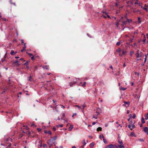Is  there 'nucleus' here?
I'll return each mask as SVG.
<instances>
[{"instance_id": "obj_27", "label": "nucleus", "mask_w": 148, "mask_h": 148, "mask_svg": "<svg viewBox=\"0 0 148 148\" xmlns=\"http://www.w3.org/2000/svg\"><path fill=\"white\" fill-rule=\"evenodd\" d=\"M75 107H77L78 108V109L79 110H80L81 109V107H80V106H78V105H75Z\"/></svg>"}, {"instance_id": "obj_61", "label": "nucleus", "mask_w": 148, "mask_h": 148, "mask_svg": "<svg viewBox=\"0 0 148 148\" xmlns=\"http://www.w3.org/2000/svg\"><path fill=\"white\" fill-rule=\"evenodd\" d=\"M5 91H6V90L5 89L3 91V92L1 93L3 94V92H4Z\"/></svg>"}, {"instance_id": "obj_51", "label": "nucleus", "mask_w": 148, "mask_h": 148, "mask_svg": "<svg viewBox=\"0 0 148 148\" xmlns=\"http://www.w3.org/2000/svg\"><path fill=\"white\" fill-rule=\"evenodd\" d=\"M76 113H75L73 114V115H72V116L73 117L74 116H76Z\"/></svg>"}, {"instance_id": "obj_2", "label": "nucleus", "mask_w": 148, "mask_h": 148, "mask_svg": "<svg viewBox=\"0 0 148 148\" xmlns=\"http://www.w3.org/2000/svg\"><path fill=\"white\" fill-rule=\"evenodd\" d=\"M136 57L137 58H139L140 57L143 56V55L142 52L140 51L139 50H138L137 51V53L136 54Z\"/></svg>"}, {"instance_id": "obj_40", "label": "nucleus", "mask_w": 148, "mask_h": 148, "mask_svg": "<svg viewBox=\"0 0 148 148\" xmlns=\"http://www.w3.org/2000/svg\"><path fill=\"white\" fill-rule=\"evenodd\" d=\"M29 80L31 81H32V77H31V76L30 75L29 76Z\"/></svg>"}, {"instance_id": "obj_15", "label": "nucleus", "mask_w": 148, "mask_h": 148, "mask_svg": "<svg viewBox=\"0 0 148 148\" xmlns=\"http://www.w3.org/2000/svg\"><path fill=\"white\" fill-rule=\"evenodd\" d=\"M119 148H124V147L123 145H118Z\"/></svg>"}, {"instance_id": "obj_8", "label": "nucleus", "mask_w": 148, "mask_h": 148, "mask_svg": "<svg viewBox=\"0 0 148 148\" xmlns=\"http://www.w3.org/2000/svg\"><path fill=\"white\" fill-rule=\"evenodd\" d=\"M102 138L103 139V142L105 143H107V140H106V139H105V138H104V136H103V135H102Z\"/></svg>"}, {"instance_id": "obj_57", "label": "nucleus", "mask_w": 148, "mask_h": 148, "mask_svg": "<svg viewBox=\"0 0 148 148\" xmlns=\"http://www.w3.org/2000/svg\"><path fill=\"white\" fill-rule=\"evenodd\" d=\"M59 147V148H63V147L62 146H60Z\"/></svg>"}, {"instance_id": "obj_42", "label": "nucleus", "mask_w": 148, "mask_h": 148, "mask_svg": "<svg viewBox=\"0 0 148 148\" xmlns=\"http://www.w3.org/2000/svg\"><path fill=\"white\" fill-rule=\"evenodd\" d=\"M83 144L84 145H85L86 144V143H85V140H84V142L83 143Z\"/></svg>"}, {"instance_id": "obj_13", "label": "nucleus", "mask_w": 148, "mask_h": 148, "mask_svg": "<svg viewBox=\"0 0 148 148\" xmlns=\"http://www.w3.org/2000/svg\"><path fill=\"white\" fill-rule=\"evenodd\" d=\"M145 117L146 120H147L148 119V112L145 116Z\"/></svg>"}, {"instance_id": "obj_52", "label": "nucleus", "mask_w": 148, "mask_h": 148, "mask_svg": "<svg viewBox=\"0 0 148 148\" xmlns=\"http://www.w3.org/2000/svg\"><path fill=\"white\" fill-rule=\"evenodd\" d=\"M114 147H116V148H118V147H119V146H118V145H114Z\"/></svg>"}, {"instance_id": "obj_56", "label": "nucleus", "mask_w": 148, "mask_h": 148, "mask_svg": "<svg viewBox=\"0 0 148 148\" xmlns=\"http://www.w3.org/2000/svg\"><path fill=\"white\" fill-rule=\"evenodd\" d=\"M106 14L107 15V17L108 18H110V16L109 15H107V14Z\"/></svg>"}, {"instance_id": "obj_55", "label": "nucleus", "mask_w": 148, "mask_h": 148, "mask_svg": "<svg viewBox=\"0 0 148 148\" xmlns=\"http://www.w3.org/2000/svg\"><path fill=\"white\" fill-rule=\"evenodd\" d=\"M96 123V122H93L92 123V125H95Z\"/></svg>"}, {"instance_id": "obj_3", "label": "nucleus", "mask_w": 148, "mask_h": 148, "mask_svg": "<svg viewBox=\"0 0 148 148\" xmlns=\"http://www.w3.org/2000/svg\"><path fill=\"white\" fill-rule=\"evenodd\" d=\"M55 143V141H54L53 139H51L49 140L47 142V144L49 145V147H51L52 145Z\"/></svg>"}, {"instance_id": "obj_31", "label": "nucleus", "mask_w": 148, "mask_h": 148, "mask_svg": "<svg viewBox=\"0 0 148 148\" xmlns=\"http://www.w3.org/2000/svg\"><path fill=\"white\" fill-rule=\"evenodd\" d=\"M43 146L44 147H47V145L45 144H43Z\"/></svg>"}, {"instance_id": "obj_21", "label": "nucleus", "mask_w": 148, "mask_h": 148, "mask_svg": "<svg viewBox=\"0 0 148 148\" xmlns=\"http://www.w3.org/2000/svg\"><path fill=\"white\" fill-rule=\"evenodd\" d=\"M76 83V82H73V83H72V82H70V83L69 84H70V86H72V85L73 84H75Z\"/></svg>"}, {"instance_id": "obj_38", "label": "nucleus", "mask_w": 148, "mask_h": 148, "mask_svg": "<svg viewBox=\"0 0 148 148\" xmlns=\"http://www.w3.org/2000/svg\"><path fill=\"white\" fill-rule=\"evenodd\" d=\"M139 140L140 142H144V140L143 139H139Z\"/></svg>"}, {"instance_id": "obj_32", "label": "nucleus", "mask_w": 148, "mask_h": 148, "mask_svg": "<svg viewBox=\"0 0 148 148\" xmlns=\"http://www.w3.org/2000/svg\"><path fill=\"white\" fill-rule=\"evenodd\" d=\"M99 112H97V111H96V114H95L97 116L99 115Z\"/></svg>"}, {"instance_id": "obj_23", "label": "nucleus", "mask_w": 148, "mask_h": 148, "mask_svg": "<svg viewBox=\"0 0 148 148\" xmlns=\"http://www.w3.org/2000/svg\"><path fill=\"white\" fill-rule=\"evenodd\" d=\"M130 135L131 136H133L135 137L136 136L135 135L134 133L133 132H132L131 133Z\"/></svg>"}, {"instance_id": "obj_6", "label": "nucleus", "mask_w": 148, "mask_h": 148, "mask_svg": "<svg viewBox=\"0 0 148 148\" xmlns=\"http://www.w3.org/2000/svg\"><path fill=\"white\" fill-rule=\"evenodd\" d=\"M114 147V145L112 144H110L107 145L106 147L105 148H113Z\"/></svg>"}, {"instance_id": "obj_30", "label": "nucleus", "mask_w": 148, "mask_h": 148, "mask_svg": "<svg viewBox=\"0 0 148 148\" xmlns=\"http://www.w3.org/2000/svg\"><path fill=\"white\" fill-rule=\"evenodd\" d=\"M81 106L82 107H83V109H82V111L83 112H84L83 111V110H84V108L85 107V106H84V105H82Z\"/></svg>"}, {"instance_id": "obj_7", "label": "nucleus", "mask_w": 148, "mask_h": 148, "mask_svg": "<svg viewBox=\"0 0 148 148\" xmlns=\"http://www.w3.org/2000/svg\"><path fill=\"white\" fill-rule=\"evenodd\" d=\"M134 125H130L128 126V127L131 130H132L133 128L134 127Z\"/></svg>"}, {"instance_id": "obj_50", "label": "nucleus", "mask_w": 148, "mask_h": 148, "mask_svg": "<svg viewBox=\"0 0 148 148\" xmlns=\"http://www.w3.org/2000/svg\"><path fill=\"white\" fill-rule=\"evenodd\" d=\"M130 111L129 110H127V114H128L130 113Z\"/></svg>"}, {"instance_id": "obj_35", "label": "nucleus", "mask_w": 148, "mask_h": 148, "mask_svg": "<svg viewBox=\"0 0 148 148\" xmlns=\"http://www.w3.org/2000/svg\"><path fill=\"white\" fill-rule=\"evenodd\" d=\"M120 44H121L120 42H117L116 44L117 46H119L120 45Z\"/></svg>"}, {"instance_id": "obj_19", "label": "nucleus", "mask_w": 148, "mask_h": 148, "mask_svg": "<svg viewBox=\"0 0 148 148\" xmlns=\"http://www.w3.org/2000/svg\"><path fill=\"white\" fill-rule=\"evenodd\" d=\"M127 21V23H130L132 21V20L131 19H129L126 18Z\"/></svg>"}, {"instance_id": "obj_41", "label": "nucleus", "mask_w": 148, "mask_h": 148, "mask_svg": "<svg viewBox=\"0 0 148 148\" xmlns=\"http://www.w3.org/2000/svg\"><path fill=\"white\" fill-rule=\"evenodd\" d=\"M124 103L125 104H129V102H126V101H124Z\"/></svg>"}, {"instance_id": "obj_54", "label": "nucleus", "mask_w": 148, "mask_h": 148, "mask_svg": "<svg viewBox=\"0 0 148 148\" xmlns=\"http://www.w3.org/2000/svg\"><path fill=\"white\" fill-rule=\"evenodd\" d=\"M31 58L32 60H34V56H32Z\"/></svg>"}, {"instance_id": "obj_29", "label": "nucleus", "mask_w": 148, "mask_h": 148, "mask_svg": "<svg viewBox=\"0 0 148 148\" xmlns=\"http://www.w3.org/2000/svg\"><path fill=\"white\" fill-rule=\"evenodd\" d=\"M92 117H93V118H94L96 119H97V116H95V115H92Z\"/></svg>"}, {"instance_id": "obj_33", "label": "nucleus", "mask_w": 148, "mask_h": 148, "mask_svg": "<svg viewBox=\"0 0 148 148\" xmlns=\"http://www.w3.org/2000/svg\"><path fill=\"white\" fill-rule=\"evenodd\" d=\"M136 116V114H135L134 113L133 116H132V118L134 119H135Z\"/></svg>"}, {"instance_id": "obj_48", "label": "nucleus", "mask_w": 148, "mask_h": 148, "mask_svg": "<svg viewBox=\"0 0 148 148\" xmlns=\"http://www.w3.org/2000/svg\"><path fill=\"white\" fill-rule=\"evenodd\" d=\"M142 4V3L140 2H139L138 3V5H139V6H141V5Z\"/></svg>"}, {"instance_id": "obj_1", "label": "nucleus", "mask_w": 148, "mask_h": 148, "mask_svg": "<svg viewBox=\"0 0 148 148\" xmlns=\"http://www.w3.org/2000/svg\"><path fill=\"white\" fill-rule=\"evenodd\" d=\"M119 21L121 23V25L122 26L127 25V21L126 20V16L125 17H121L120 18Z\"/></svg>"}, {"instance_id": "obj_60", "label": "nucleus", "mask_w": 148, "mask_h": 148, "mask_svg": "<svg viewBox=\"0 0 148 148\" xmlns=\"http://www.w3.org/2000/svg\"><path fill=\"white\" fill-rule=\"evenodd\" d=\"M21 40V43H24L23 40Z\"/></svg>"}, {"instance_id": "obj_58", "label": "nucleus", "mask_w": 148, "mask_h": 148, "mask_svg": "<svg viewBox=\"0 0 148 148\" xmlns=\"http://www.w3.org/2000/svg\"><path fill=\"white\" fill-rule=\"evenodd\" d=\"M108 124H105V127H107L108 126Z\"/></svg>"}, {"instance_id": "obj_9", "label": "nucleus", "mask_w": 148, "mask_h": 148, "mask_svg": "<svg viewBox=\"0 0 148 148\" xmlns=\"http://www.w3.org/2000/svg\"><path fill=\"white\" fill-rule=\"evenodd\" d=\"M73 126L72 125H71L70 127L69 128V131H71L72 130L73 128Z\"/></svg>"}, {"instance_id": "obj_36", "label": "nucleus", "mask_w": 148, "mask_h": 148, "mask_svg": "<svg viewBox=\"0 0 148 148\" xmlns=\"http://www.w3.org/2000/svg\"><path fill=\"white\" fill-rule=\"evenodd\" d=\"M118 142L119 144H120L121 145H123V143L121 141H119Z\"/></svg>"}, {"instance_id": "obj_39", "label": "nucleus", "mask_w": 148, "mask_h": 148, "mask_svg": "<svg viewBox=\"0 0 148 148\" xmlns=\"http://www.w3.org/2000/svg\"><path fill=\"white\" fill-rule=\"evenodd\" d=\"M24 65H26V66H27L28 65V63L27 62H26V63L24 64Z\"/></svg>"}, {"instance_id": "obj_26", "label": "nucleus", "mask_w": 148, "mask_h": 148, "mask_svg": "<svg viewBox=\"0 0 148 148\" xmlns=\"http://www.w3.org/2000/svg\"><path fill=\"white\" fill-rule=\"evenodd\" d=\"M142 122L143 123H145V121L144 119L143 118L142 119Z\"/></svg>"}, {"instance_id": "obj_37", "label": "nucleus", "mask_w": 148, "mask_h": 148, "mask_svg": "<svg viewBox=\"0 0 148 148\" xmlns=\"http://www.w3.org/2000/svg\"><path fill=\"white\" fill-rule=\"evenodd\" d=\"M57 138V136H56L55 137L53 138L52 139H53L54 141H55V140Z\"/></svg>"}, {"instance_id": "obj_20", "label": "nucleus", "mask_w": 148, "mask_h": 148, "mask_svg": "<svg viewBox=\"0 0 148 148\" xmlns=\"http://www.w3.org/2000/svg\"><path fill=\"white\" fill-rule=\"evenodd\" d=\"M102 130V128L101 127H99L97 129V131H101Z\"/></svg>"}, {"instance_id": "obj_28", "label": "nucleus", "mask_w": 148, "mask_h": 148, "mask_svg": "<svg viewBox=\"0 0 148 148\" xmlns=\"http://www.w3.org/2000/svg\"><path fill=\"white\" fill-rule=\"evenodd\" d=\"M148 55V53H147V55H146L145 56V62H146V60H147V56Z\"/></svg>"}, {"instance_id": "obj_53", "label": "nucleus", "mask_w": 148, "mask_h": 148, "mask_svg": "<svg viewBox=\"0 0 148 148\" xmlns=\"http://www.w3.org/2000/svg\"><path fill=\"white\" fill-rule=\"evenodd\" d=\"M7 53L6 52V53L5 54V55L4 56V58H5H5H6V55H7Z\"/></svg>"}, {"instance_id": "obj_10", "label": "nucleus", "mask_w": 148, "mask_h": 148, "mask_svg": "<svg viewBox=\"0 0 148 148\" xmlns=\"http://www.w3.org/2000/svg\"><path fill=\"white\" fill-rule=\"evenodd\" d=\"M95 145V144L93 142H92V143H90V147L91 148H92L94 145Z\"/></svg>"}, {"instance_id": "obj_64", "label": "nucleus", "mask_w": 148, "mask_h": 148, "mask_svg": "<svg viewBox=\"0 0 148 148\" xmlns=\"http://www.w3.org/2000/svg\"><path fill=\"white\" fill-rule=\"evenodd\" d=\"M72 148H76V147L75 146H73L72 147Z\"/></svg>"}, {"instance_id": "obj_11", "label": "nucleus", "mask_w": 148, "mask_h": 148, "mask_svg": "<svg viewBox=\"0 0 148 148\" xmlns=\"http://www.w3.org/2000/svg\"><path fill=\"white\" fill-rule=\"evenodd\" d=\"M116 51L119 53H119H121V50L120 48H119L116 50Z\"/></svg>"}, {"instance_id": "obj_16", "label": "nucleus", "mask_w": 148, "mask_h": 148, "mask_svg": "<svg viewBox=\"0 0 148 148\" xmlns=\"http://www.w3.org/2000/svg\"><path fill=\"white\" fill-rule=\"evenodd\" d=\"M120 89L121 90H122L123 91L127 89L126 88H123V87H120Z\"/></svg>"}, {"instance_id": "obj_4", "label": "nucleus", "mask_w": 148, "mask_h": 148, "mask_svg": "<svg viewBox=\"0 0 148 148\" xmlns=\"http://www.w3.org/2000/svg\"><path fill=\"white\" fill-rule=\"evenodd\" d=\"M122 53H119V56H122L123 55H125L127 53V51L124 50H123L122 51Z\"/></svg>"}, {"instance_id": "obj_47", "label": "nucleus", "mask_w": 148, "mask_h": 148, "mask_svg": "<svg viewBox=\"0 0 148 148\" xmlns=\"http://www.w3.org/2000/svg\"><path fill=\"white\" fill-rule=\"evenodd\" d=\"M5 61V58L3 59H2V60H1V61L2 62H4Z\"/></svg>"}, {"instance_id": "obj_44", "label": "nucleus", "mask_w": 148, "mask_h": 148, "mask_svg": "<svg viewBox=\"0 0 148 148\" xmlns=\"http://www.w3.org/2000/svg\"><path fill=\"white\" fill-rule=\"evenodd\" d=\"M24 47H23V49H25L26 48V45H25L26 44L25 43L24 44Z\"/></svg>"}, {"instance_id": "obj_34", "label": "nucleus", "mask_w": 148, "mask_h": 148, "mask_svg": "<svg viewBox=\"0 0 148 148\" xmlns=\"http://www.w3.org/2000/svg\"><path fill=\"white\" fill-rule=\"evenodd\" d=\"M139 2L138 1V0H136V2L135 3V4H138V3H139Z\"/></svg>"}, {"instance_id": "obj_45", "label": "nucleus", "mask_w": 148, "mask_h": 148, "mask_svg": "<svg viewBox=\"0 0 148 148\" xmlns=\"http://www.w3.org/2000/svg\"><path fill=\"white\" fill-rule=\"evenodd\" d=\"M86 84V82H84V84L82 85V86H84Z\"/></svg>"}, {"instance_id": "obj_49", "label": "nucleus", "mask_w": 148, "mask_h": 148, "mask_svg": "<svg viewBox=\"0 0 148 148\" xmlns=\"http://www.w3.org/2000/svg\"><path fill=\"white\" fill-rule=\"evenodd\" d=\"M19 62L18 60H16L15 62H14V63H18Z\"/></svg>"}, {"instance_id": "obj_24", "label": "nucleus", "mask_w": 148, "mask_h": 148, "mask_svg": "<svg viewBox=\"0 0 148 148\" xmlns=\"http://www.w3.org/2000/svg\"><path fill=\"white\" fill-rule=\"evenodd\" d=\"M138 23H141V21L140 20V18L138 17Z\"/></svg>"}, {"instance_id": "obj_62", "label": "nucleus", "mask_w": 148, "mask_h": 148, "mask_svg": "<svg viewBox=\"0 0 148 148\" xmlns=\"http://www.w3.org/2000/svg\"><path fill=\"white\" fill-rule=\"evenodd\" d=\"M53 102L54 103H55L56 102V101H55V100H53Z\"/></svg>"}, {"instance_id": "obj_46", "label": "nucleus", "mask_w": 148, "mask_h": 148, "mask_svg": "<svg viewBox=\"0 0 148 148\" xmlns=\"http://www.w3.org/2000/svg\"><path fill=\"white\" fill-rule=\"evenodd\" d=\"M60 106H61V107L62 108H65V106H62V105H60Z\"/></svg>"}, {"instance_id": "obj_59", "label": "nucleus", "mask_w": 148, "mask_h": 148, "mask_svg": "<svg viewBox=\"0 0 148 148\" xmlns=\"http://www.w3.org/2000/svg\"><path fill=\"white\" fill-rule=\"evenodd\" d=\"M29 55L30 56H32V54L31 53H29Z\"/></svg>"}, {"instance_id": "obj_43", "label": "nucleus", "mask_w": 148, "mask_h": 148, "mask_svg": "<svg viewBox=\"0 0 148 148\" xmlns=\"http://www.w3.org/2000/svg\"><path fill=\"white\" fill-rule=\"evenodd\" d=\"M134 38V36H133V38H130V42H131L132 41V40H133V38Z\"/></svg>"}, {"instance_id": "obj_17", "label": "nucleus", "mask_w": 148, "mask_h": 148, "mask_svg": "<svg viewBox=\"0 0 148 148\" xmlns=\"http://www.w3.org/2000/svg\"><path fill=\"white\" fill-rule=\"evenodd\" d=\"M10 54L11 55H14V51L13 50H12L11 51V52L10 53Z\"/></svg>"}, {"instance_id": "obj_14", "label": "nucleus", "mask_w": 148, "mask_h": 148, "mask_svg": "<svg viewBox=\"0 0 148 148\" xmlns=\"http://www.w3.org/2000/svg\"><path fill=\"white\" fill-rule=\"evenodd\" d=\"M142 35H143V37H144L143 40V42H144V43H145V40H146V38L145 37V35H144L143 34H142Z\"/></svg>"}, {"instance_id": "obj_25", "label": "nucleus", "mask_w": 148, "mask_h": 148, "mask_svg": "<svg viewBox=\"0 0 148 148\" xmlns=\"http://www.w3.org/2000/svg\"><path fill=\"white\" fill-rule=\"evenodd\" d=\"M63 126V125L62 124H61V125H57V127L58 128H59V127H62Z\"/></svg>"}, {"instance_id": "obj_63", "label": "nucleus", "mask_w": 148, "mask_h": 148, "mask_svg": "<svg viewBox=\"0 0 148 148\" xmlns=\"http://www.w3.org/2000/svg\"><path fill=\"white\" fill-rule=\"evenodd\" d=\"M24 50H25V49H22L21 50V51L22 52H23Z\"/></svg>"}, {"instance_id": "obj_18", "label": "nucleus", "mask_w": 148, "mask_h": 148, "mask_svg": "<svg viewBox=\"0 0 148 148\" xmlns=\"http://www.w3.org/2000/svg\"><path fill=\"white\" fill-rule=\"evenodd\" d=\"M119 21L116 22L115 23V25L117 26V27H119Z\"/></svg>"}, {"instance_id": "obj_5", "label": "nucleus", "mask_w": 148, "mask_h": 148, "mask_svg": "<svg viewBox=\"0 0 148 148\" xmlns=\"http://www.w3.org/2000/svg\"><path fill=\"white\" fill-rule=\"evenodd\" d=\"M143 131L147 135H148V127H145Z\"/></svg>"}, {"instance_id": "obj_22", "label": "nucleus", "mask_w": 148, "mask_h": 148, "mask_svg": "<svg viewBox=\"0 0 148 148\" xmlns=\"http://www.w3.org/2000/svg\"><path fill=\"white\" fill-rule=\"evenodd\" d=\"M134 53V51H131L130 52V55L132 56Z\"/></svg>"}, {"instance_id": "obj_12", "label": "nucleus", "mask_w": 148, "mask_h": 148, "mask_svg": "<svg viewBox=\"0 0 148 148\" xmlns=\"http://www.w3.org/2000/svg\"><path fill=\"white\" fill-rule=\"evenodd\" d=\"M148 6H146V5H145V7H143L142 6H141V7L142 8H143V9L145 10L146 11H147V9L146 7H147Z\"/></svg>"}]
</instances>
